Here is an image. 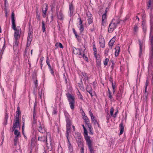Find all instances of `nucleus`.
<instances>
[{
	"label": "nucleus",
	"mask_w": 153,
	"mask_h": 153,
	"mask_svg": "<svg viewBox=\"0 0 153 153\" xmlns=\"http://www.w3.org/2000/svg\"><path fill=\"white\" fill-rule=\"evenodd\" d=\"M11 19L12 21V28L15 32L14 34V38L15 41L13 43V49L15 51L18 48L19 39L21 33V29L19 26L16 27L15 24V14L13 12L12 13Z\"/></svg>",
	"instance_id": "f257e3e1"
},
{
	"label": "nucleus",
	"mask_w": 153,
	"mask_h": 153,
	"mask_svg": "<svg viewBox=\"0 0 153 153\" xmlns=\"http://www.w3.org/2000/svg\"><path fill=\"white\" fill-rule=\"evenodd\" d=\"M38 140L46 143L47 147L49 151H51L52 149V139L50 134L48 133L46 136L38 137Z\"/></svg>",
	"instance_id": "f03ea898"
},
{
	"label": "nucleus",
	"mask_w": 153,
	"mask_h": 153,
	"mask_svg": "<svg viewBox=\"0 0 153 153\" xmlns=\"http://www.w3.org/2000/svg\"><path fill=\"white\" fill-rule=\"evenodd\" d=\"M65 115L66 122V133L65 136L69 135V132L70 131L71 126L72 125L71 120L70 119V116L68 113H65Z\"/></svg>",
	"instance_id": "7ed1b4c3"
},
{
	"label": "nucleus",
	"mask_w": 153,
	"mask_h": 153,
	"mask_svg": "<svg viewBox=\"0 0 153 153\" xmlns=\"http://www.w3.org/2000/svg\"><path fill=\"white\" fill-rule=\"evenodd\" d=\"M120 21L117 18H114L109 25L108 31L109 33H111L117 27V24L120 23Z\"/></svg>",
	"instance_id": "20e7f679"
},
{
	"label": "nucleus",
	"mask_w": 153,
	"mask_h": 153,
	"mask_svg": "<svg viewBox=\"0 0 153 153\" xmlns=\"http://www.w3.org/2000/svg\"><path fill=\"white\" fill-rule=\"evenodd\" d=\"M66 95L69 102L71 108L72 110H74V108L75 103V98L74 96L69 93L66 94Z\"/></svg>",
	"instance_id": "39448f33"
},
{
	"label": "nucleus",
	"mask_w": 153,
	"mask_h": 153,
	"mask_svg": "<svg viewBox=\"0 0 153 153\" xmlns=\"http://www.w3.org/2000/svg\"><path fill=\"white\" fill-rule=\"evenodd\" d=\"M84 135L88 146L91 149L92 142L90 139V137L88 135V131L86 129H84Z\"/></svg>",
	"instance_id": "423d86ee"
},
{
	"label": "nucleus",
	"mask_w": 153,
	"mask_h": 153,
	"mask_svg": "<svg viewBox=\"0 0 153 153\" xmlns=\"http://www.w3.org/2000/svg\"><path fill=\"white\" fill-rule=\"evenodd\" d=\"M75 134L76 135V139L78 146L81 147L82 145L83 141L81 134L78 132H76Z\"/></svg>",
	"instance_id": "0eeeda50"
},
{
	"label": "nucleus",
	"mask_w": 153,
	"mask_h": 153,
	"mask_svg": "<svg viewBox=\"0 0 153 153\" xmlns=\"http://www.w3.org/2000/svg\"><path fill=\"white\" fill-rule=\"evenodd\" d=\"M33 31L31 30H29L27 38V46H29L32 40Z\"/></svg>",
	"instance_id": "6e6552de"
},
{
	"label": "nucleus",
	"mask_w": 153,
	"mask_h": 153,
	"mask_svg": "<svg viewBox=\"0 0 153 153\" xmlns=\"http://www.w3.org/2000/svg\"><path fill=\"white\" fill-rule=\"evenodd\" d=\"M15 117L16 120L14 121L13 126L12 128L13 131H14L15 128H17L19 126V119L18 115L16 116Z\"/></svg>",
	"instance_id": "1a4fd4ad"
},
{
	"label": "nucleus",
	"mask_w": 153,
	"mask_h": 153,
	"mask_svg": "<svg viewBox=\"0 0 153 153\" xmlns=\"http://www.w3.org/2000/svg\"><path fill=\"white\" fill-rule=\"evenodd\" d=\"M139 45H140V51L139 54V58H140L142 55V51L143 49L144 48V44L143 42H141L140 40H139Z\"/></svg>",
	"instance_id": "9d476101"
},
{
	"label": "nucleus",
	"mask_w": 153,
	"mask_h": 153,
	"mask_svg": "<svg viewBox=\"0 0 153 153\" xmlns=\"http://www.w3.org/2000/svg\"><path fill=\"white\" fill-rule=\"evenodd\" d=\"M48 5L47 4L45 3L43 4L42 11L43 14V17H45V16L46 12L48 9Z\"/></svg>",
	"instance_id": "9b49d317"
},
{
	"label": "nucleus",
	"mask_w": 153,
	"mask_h": 153,
	"mask_svg": "<svg viewBox=\"0 0 153 153\" xmlns=\"http://www.w3.org/2000/svg\"><path fill=\"white\" fill-rule=\"evenodd\" d=\"M123 90L122 89H120L118 91L116 95V99L118 100H120L122 97Z\"/></svg>",
	"instance_id": "f8f14e48"
},
{
	"label": "nucleus",
	"mask_w": 153,
	"mask_h": 153,
	"mask_svg": "<svg viewBox=\"0 0 153 153\" xmlns=\"http://www.w3.org/2000/svg\"><path fill=\"white\" fill-rule=\"evenodd\" d=\"M33 120L32 122L33 123L35 124L36 123L37 120V116L35 111V106L34 107L33 111Z\"/></svg>",
	"instance_id": "ddd939ff"
},
{
	"label": "nucleus",
	"mask_w": 153,
	"mask_h": 153,
	"mask_svg": "<svg viewBox=\"0 0 153 153\" xmlns=\"http://www.w3.org/2000/svg\"><path fill=\"white\" fill-rule=\"evenodd\" d=\"M82 51V50L80 48H74L73 49L74 53L76 54H78L79 55H82L81 52Z\"/></svg>",
	"instance_id": "4468645a"
},
{
	"label": "nucleus",
	"mask_w": 153,
	"mask_h": 153,
	"mask_svg": "<svg viewBox=\"0 0 153 153\" xmlns=\"http://www.w3.org/2000/svg\"><path fill=\"white\" fill-rule=\"evenodd\" d=\"M66 137L68 140V146L69 150L70 152H72L73 151V147L69 141V135H68V136H66Z\"/></svg>",
	"instance_id": "2eb2a0df"
},
{
	"label": "nucleus",
	"mask_w": 153,
	"mask_h": 153,
	"mask_svg": "<svg viewBox=\"0 0 153 153\" xmlns=\"http://www.w3.org/2000/svg\"><path fill=\"white\" fill-rule=\"evenodd\" d=\"M99 42L101 47L103 48L105 46V42L104 39L101 37L99 39Z\"/></svg>",
	"instance_id": "dca6fc26"
},
{
	"label": "nucleus",
	"mask_w": 153,
	"mask_h": 153,
	"mask_svg": "<svg viewBox=\"0 0 153 153\" xmlns=\"http://www.w3.org/2000/svg\"><path fill=\"white\" fill-rule=\"evenodd\" d=\"M39 123L40 126L39 127L38 129V131L39 132L42 133H45V131L44 128L43 126L41 124V123L40 122H39Z\"/></svg>",
	"instance_id": "f3484780"
},
{
	"label": "nucleus",
	"mask_w": 153,
	"mask_h": 153,
	"mask_svg": "<svg viewBox=\"0 0 153 153\" xmlns=\"http://www.w3.org/2000/svg\"><path fill=\"white\" fill-rule=\"evenodd\" d=\"M56 13L57 14L58 18L60 20H62L63 19V15L62 11L60 10L59 13H58V12H57Z\"/></svg>",
	"instance_id": "a211bd4d"
},
{
	"label": "nucleus",
	"mask_w": 153,
	"mask_h": 153,
	"mask_svg": "<svg viewBox=\"0 0 153 153\" xmlns=\"http://www.w3.org/2000/svg\"><path fill=\"white\" fill-rule=\"evenodd\" d=\"M120 132L119 133V135L122 134L124 131V127L123 125V123L122 122L119 125Z\"/></svg>",
	"instance_id": "6ab92c4d"
},
{
	"label": "nucleus",
	"mask_w": 153,
	"mask_h": 153,
	"mask_svg": "<svg viewBox=\"0 0 153 153\" xmlns=\"http://www.w3.org/2000/svg\"><path fill=\"white\" fill-rule=\"evenodd\" d=\"M69 10L70 12V16H72L73 14L74 7L72 4H69Z\"/></svg>",
	"instance_id": "aec40b11"
},
{
	"label": "nucleus",
	"mask_w": 153,
	"mask_h": 153,
	"mask_svg": "<svg viewBox=\"0 0 153 153\" xmlns=\"http://www.w3.org/2000/svg\"><path fill=\"white\" fill-rule=\"evenodd\" d=\"M86 91L89 93L91 97H93L94 95L92 92V90L91 87L88 86L86 88Z\"/></svg>",
	"instance_id": "412c9836"
},
{
	"label": "nucleus",
	"mask_w": 153,
	"mask_h": 153,
	"mask_svg": "<svg viewBox=\"0 0 153 153\" xmlns=\"http://www.w3.org/2000/svg\"><path fill=\"white\" fill-rule=\"evenodd\" d=\"M91 120L94 123V125L97 124V125L99 127H100V126L99 123L97 122V120L95 119V117L94 116L93 117L91 118Z\"/></svg>",
	"instance_id": "4be33fe9"
},
{
	"label": "nucleus",
	"mask_w": 153,
	"mask_h": 153,
	"mask_svg": "<svg viewBox=\"0 0 153 153\" xmlns=\"http://www.w3.org/2000/svg\"><path fill=\"white\" fill-rule=\"evenodd\" d=\"M42 94H44V91L43 88L42 89H40L39 88L38 90V95L40 99H42Z\"/></svg>",
	"instance_id": "5701e85b"
},
{
	"label": "nucleus",
	"mask_w": 153,
	"mask_h": 153,
	"mask_svg": "<svg viewBox=\"0 0 153 153\" xmlns=\"http://www.w3.org/2000/svg\"><path fill=\"white\" fill-rule=\"evenodd\" d=\"M116 51L115 53V55L116 56H117L119 54V52L120 51V47L117 46L115 48Z\"/></svg>",
	"instance_id": "b1692460"
},
{
	"label": "nucleus",
	"mask_w": 153,
	"mask_h": 153,
	"mask_svg": "<svg viewBox=\"0 0 153 153\" xmlns=\"http://www.w3.org/2000/svg\"><path fill=\"white\" fill-rule=\"evenodd\" d=\"M106 13H104L102 16V24L104 25L103 24H105L106 22Z\"/></svg>",
	"instance_id": "393cba45"
},
{
	"label": "nucleus",
	"mask_w": 153,
	"mask_h": 153,
	"mask_svg": "<svg viewBox=\"0 0 153 153\" xmlns=\"http://www.w3.org/2000/svg\"><path fill=\"white\" fill-rule=\"evenodd\" d=\"M82 77L83 79L85 80V81H87L89 79L88 75L87 74L85 73H82Z\"/></svg>",
	"instance_id": "a878e982"
},
{
	"label": "nucleus",
	"mask_w": 153,
	"mask_h": 153,
	"mask_svg": "<svg viewBox=\"0 0 153 153\" xmlns=\"http://www.w3.org/2000/svg\"><path fill=\"white\" fill-rule=\"evenodd\" d=\"M115 39H114V37H113V38L108 43V45L109 46L111 47V48H112V47L113 46L114 42H115Z\"/></svg>",
	"instance_id": "bb28decb"
},
{
	"label": "nucleus",
	"mask_w": 153,
	"mask_h": 153,
	"mask_svg": "<svg viewBox=\"0 0 153 153\" xmlns=\"http://www.w3.org/2000/svg\"><path fill=\"white\" fill-rule=\"evenodd\" d=\"M37 82H38L37 80L36 79L34 81V85H35V88L34 89L33 93L36 96H37V94H36V91L35 93V88H37V86H38Z\"/></svg>",
	"instance_id": "cd10ccee"
},
{
	"label": "nucleus",
	"mask_w": 153,
	"mask_h": 153,
	"mask_svg": "<svg viewBox=\"0 0 153 153\" xmlns=\"http://www.w3.org/2000/svg\"><path fill=\"white\" fill-rule=\"evenodd\" d=\"M78 28L80 30V33L81 34L82 33L84 30L83 25H79V26H78Z\"/></svg>",
	"instance_id": "c85d7f7f"
},
{
	"label": "nucleus",
	"mask_w": 153,
	"mask_h": 153,
	"mask_svg": "<svg viewBox=\"0 0 153 153\" xmlns=\"http://www.w3.org/2000/svg\"><path fill=\"white\" fill-rule=\"evenodd\" d=\"M14 134L16 135L15 137H18L20 135V132H19L18 130L16 129L14 130Z\"/></svg>",
	"instance_id": "c756f323"
},
{
	"label": "nucleus",
	"mask_w": 153,
	"mask_h": 153,
	"mask_svg": "<svg viewBox=\"0 0 153 153\" xmlns=\"http://www.w3.org/2000/svg\"><path fill=\"white\" fill-rule=\"evenodd\" d=\"M46 63L48 65V67L49 70L52 68V67L50 64V62L49 61V59L48 57H47V59H46Z\"/></svg>",
	"instance_id": "7c9ffc66"
},
{
	"label": "nucleus",
	"mask_w": 153,
	"mask_h": 153,
	"mask_svg": "<svg viewBox=\"0 0 153 153\" xmlns=\"http://www.w3.org/2000/svg\"><path fill=\"white\" fill-rule=\"evenodd\" d=\"M151 32H150V33L149 40L151 43L152 46V47L153 44V36L151 35Z\"/></svg>",
	"instance_id": "2f4dec72"
},
{
	"label": "nucleus",
	"mask_w": 153,
	"mask_h": 153,
	"mask_svg": "<svg viewBox=\"0 0 153 153\" xmlns=\"http://www.w3.org/2000/svg\"><path fill=\"white\" fill-rule=\"evenodd\" d=\"M55 46L56 47L58 48L59 47L60 48H63V46L62 45V44L61 43H56L55 44Z\"/></svg>",
	"instance_id": "473e14b6"
},
{
	"label": "nucleus",
	"mask_w": 153,
	"mask_h": 153,
	"mask_svg": "<svg viewBox=\"0 0 153 153\" xmlns=\"http://www.w3.org/2000/svg\"><path fill=\"white\" fill-rule=\"evenodd\" d=\"M42 28L43 32H45V24L43 21L42 22Z\"/></svg>",
	"instance_id": "72a5a7b5"
},
{
	"label": "nucleus",
	"mask_w": 153,
	"mask_h": 153,
	"mask_svg": "<svg viewBox=\"0 0 153 153\" xmlns=\"http://www.w3.org/2000/svg\"><path fill=\"white\" fill-rule=\"evenodd\" d=\"M83 118L85 123H87L88 122H90L87 116H83Z\"/></svg>",
	"instance_id": "f704fd0d"
},
{
	"label": "nucleus",
	"mask_w": 153,
	"mask_h": 153,
	"mask_svg": "<svg viewBox=\"0 0 153 153\" xmlns=\"http://www.w3.org/2000/svg\"><path fill=\"white\" fill-rule=\"evenodd\" d=\"M4 49H5V48H4V45L3 46V48L2 49V50L0 52V60L1 58V56L3 54V51H4Z\"/></svg>",
	"instance_id": "c9c22d12"
},
{
	"label": "nucleus",
	"mask_w": 153,
	"mask_h": 153,
	"mask_svg": "<svg viewBox=\"0 0 153 153\" xmlns=\"http://www.w3.org/2000/svg\"><path fill=\"white\" fill-rule=\"evenodd\" d=\"M149 59L151 60L153 57V49H152L149 55Z\"/></svg>",
	"instance_id": "e433bc0d"
},
{
	"label": "nucleus",
	"mask_w": 153,
	"mask_h": 153,
	"mask_svg": "<svg viewBox=\"0 0 153 153\" xmlns=\"http://www.w3.org/2000/svg\"><path fill=\"white\" fill-rule=\"evenodd\" d=\"M150 24H153V16L152 14L150 15Z\"/></svg>",
	"instance_id": "4c0bfd02"
},
{
	"label": "nucleus",
	"mask_w": 153,
	"mask_h": 153,
	"mask_svg": "<svg viewBox=\"0 0 153 153\" xmlns=\"http://www.w3.org/2000/svg\"><path fill=\"white\" fill-rule=\"evenodd\" d=\"M77 94L79 98L82 100H83V97L79 91H78Z\"/></svg>",
	"instance_id": "58836bf2"
},
{
	"label": "nucleus",
	"mask_w": 153,
	"mask_h": 153,
	"mask_svg": "<svg viewBox=\"0 0 153 153\" xmlns=\"http://www.w3.org/2000/svg\"><path fill=\"white\" fill-rule=\"evenodd\" d=\"M109 61V59L108 58H106L105 59V60L104 61V65L105 66H106L107 65Z\"/></svg>",
	"instance_id": "ea45409f"
},
{
	"label": "nucleus",
	"mask_w": 153,
	"mask_h": 153,
	"mask_svg": "<svg viewBox=\"0 0 153 153\" xmlns=\"http://www.w3.org/2000/svg\"><path fill=\"white\" fill-rule=\"evenodd\" d=\"M143 24H144L143 23V24H142L143 29V31L145 33L146 32V27L145 25H144Z\"/></svg>",
	"instance_id": "a19ab883"
},
{
	"label": "nucleus",
	"mask_w": 153,
	"mask_h": 153,
	"mask_svg": "<svg viewBox=\"0 0 153 153\" xmlns=\"http://www.w3.org/2000/svg\"><path fill=\"white\" fill-rule=\"evenodd\" d=\"M36 18L38 20H40V15L38 14V13L37 12H36Z\"/></svg>",
	"instance_id": "79ce46f5"
},
{
	"label": "nucleus",
	"mask_w": 153,
	"mask_h": 153,
	"mask_svg": "<svg viewBox=\"0 0 153 153\" xmlns=\"http://www.w3.org/2000/svg\"><path fill=\"white\" fill-rule=\"evenodd\" d=\"M88 149L89 150V151H90V153H93L94 152L93 149L92 147V144H91V149L89 146H88Z\"/></svg>",
	"instance_id": "37998d69"
},
{
	"label": "nucleus",
	"mask_w": 153,
	"mask_h": 153,
	"mask_svg": "<svg viewBox=\"0 0 153 153\" xmlns=\"http://www.w3.org/2000/svg\"><path fill=\"white\" fill-rule=\"evenodd\" d=\"M88 23L89 24H91L93 22V19L91 18V17L89 18L88 19Z\"/></svg>",
	"instance_id": "c03bdc74"
},
{
	"label": "nucleus",
	"mask_w": 153,
	"mask_h": 153,
	"mask_svg": "<svg viewBox=\"0 0 153 153\" xmlns=\"http://www.w3.org/2000/svg\"><path fill=\"white\" fill-rule=\"evenodd\" d=\"M114 109L113 107H111L110 109V114L112 116H113V113L114 111Z\"/></svg>",
	"instance_id": "a18cd8bd"
},
{
	"label": "nucleus",
	"mask_w": 153,
	"mask_h": 153,
	"mask_svg": "<svg viewBox=\"0 0 153 153\" xmlns=\"http://www.w3.org/2000/svg\"><path fill=\"white\" fill-rule=\"evenodd\" d=\"M151 0H149L148 2V4H147V9H149L150 7L151 6Z\"/></svg>",
	"instance_id": "49530a36"
},
{
	"label": "nucleus",
	"mask_w": 153,
	"mask_h": 153,
	"mask_svg": "<svg viewBox=\"0 0 153 153\" xmlns=\"http://www.w3.org/2000/svg\"><path fill=\"white\" fill-rule=\"evenodd\" d=\"M82 56L85 60L87 62H88V58L85 55V54L83 53Z\"/></svg>",
	"instance_id": "de8ad7c7"
},
{
	"label": "nucleus",
	"mask_w": 153,
	"mask_h": 153,
	"mask_svg": "<svg viewBox=\"0 0 153 153\" xmlns=\"http://www.w3.org/2000/svg\"><path fill=\"white\" fill-rule=\"evenodd\" d=\"M134 32H137L138 30V27L136 25L134 26Z\"/></svg>",
	"instance_id": "09e8293b"
},
{
	"label": "nucleus",
	"mask_w": 153,
	"mask_h": 153,
	"mask_svg": "<svg viewBox=\"0 0 153 153\" xmlns=\"http://www.w3.org/2000/svg\"><path fill=\"white\" fill-rule=\"evenodd\" d=\"M17 140L18 137H15L14 140V144L15 146L16 145Z\"/></svg>",
	"instance_id": "8fccbe9b"
},
{
	"label": "nucleus",
	"mask_w": 153,
	"mask_h": 153,
	"mask_svg": "<svg viewBox=\"0 0 153 153\" xmlns=\"http://www.w3.org/2000/svg\"><path fill=\"white\" fill-rule=\"evenodd\" d=\"M96 60L97 64L100 66L101 65V59H98Z\"/></svg>",
	"instance_id": "3c124183"
},
{
	"label": "nucleus",
	"mask_w": 153,
	"mask_h": 153,
	"mask_svg": "<svg viewBox=\"0 0 153 153\" xmlns=\"http://www.w3.org/2000/svg\"><path fill=\"white\" fill-rule=\"evenodd\" d=\"M8 119V114L6 113L5 117V120L6 121V123H7V120Z\"/></svg>",
	"instance_id": "603ef678"
},
{
	"label": "nucleus",
	"mask_w": 153,
	"mask_h": 153,
	"mask_svg": "<svg viewBox=\"0 0 153 153\" xmlns=\"http://www.w3.org/2000/svg\"><path fill=\"white\" fill-rule=\"evenodd\" d=\"M96 58V60L99 59H101L100 58V56L99 54H98L97 55L94 56Z\"/></svg>",
	"instance_id": "864d4df0"
},
{
	"label": "nucleus",
	"mask_w": 153,
	"mask_h": 153,
	"mask_svg": "<svg viewBox=\"0 0 153 153\" xmlns=\"http://www.w3.org/2000/svg\"><path fill=\"white\" fill-rule=\"evenodd\" d=\"M49 70L50 71V72H51V74L52 75V76H54L55 75H54V72L53 71V69L52 68L51 69H49Z\"/></svg>",
	"instance_id": "5fc2aeb1"
},
{
	"label": "nucleus",
	"mask_w": 153,
	"mask_h": 153,
	"mask_svg": "<svg viewBox=\"0 0 153 153\" xmlns=\"http://www.w3.org/2000/svg\"><path fill=\"white\" fill-rule=\"evenodd\" d=\"M86 15L87 16H88V18H90L92 16V14L89 12H88L86 13Z\"/></svg>",
	"instance_id": "6e6d98bb"
},
{
	"label": "nucleus",
	"mask_w": 153,
	"mask_h": 153,
	"mask_svg": "<svg viewBox=\"0 0 153 153\" xmlns=\"http://www.w3.org/2000/svg\"><path fill=\"white\" fill-rule=\"evenodd\" d=\"M86 125L88 127V128H91V124L90 123V122H88L87 123H85Z\"/></svg>",
	"instance_id": "4d7b16f0"
},
{
	"label": "nucleus",
	"mask_w": 153,
	"mask_h": 153,
	"mask_svg": "<svg viewBox=\"0 0 153 153\" xmlns=\"http://www.w3.org/2000/svg\"><path fill=\"white\" fill-rule=\"evenodd\" d=\"M14 152V153H22V150L19 149L17 150H16Z\"/></svg>",
	"instance_id": "13d9d810"
},
{
	"label": "nucleus",
	"mask_w": 153,
	"mask_h": 153,
	"mask_svg": "<svg viewBox=\"0 0 153 153\" xmlns=\"http://www.w3.org/2000/svg\"><path fill=\"white\" fill-rule=\"evenodd\" d=\"M78 19L79 20V25H82V21L81 20L80 18L79 17Z\"/></svg>",
	"instance_id": "bf43d9fd"
},
{
	"label": "nucleus",
	"mask_w": 153,
	"mask_h": 153,
	"mask_svg": "<svg viewBox=\"0 0 153 153\" xmlns=\"http://www.w3.org/2000/svg\"><path fill=\"white\" fill-rule=\"evenodd\" d=\"M109 50V49L108 48H107L105 50V53L106 55H108V52Z\"/></svg>",
	"instance_id": "052dcab7"
},
{
	"label": "nucleus",
	"mask_w": 153,
	"mask_h": 153,
	"mask_svg": "<svg viewBox=\"0 0 153 153\" xmlns=\"http://www.w3.org/2000/svg\"><path fill=\"white\" fill-rule=\"evenodd\" d=\"M89 115H90V116H91V117L93 118V117H94V116L93 115V114L91 110H90V111H89Z\"/></svg>",
	"instance_id": "680f3d73"
},
{
	"label": "nucleus",
	"mask_w": 153,
	"mask_h": 153,
	"mask_svg": "<svg viewBox=\"0 0 153 153\" xmlns=\"http://www.w3.org/2000/svg\"><path fill=\"white\" fill-rule=\"evenodd\" d=\"M89 134H90L92 135L93 134V133L91 129V128H89Z\"/></svg>",
	"instance_id": "e2e57ef3"
},
{
	"label": "nucleus",
	"mask_w": 153,
	"mask_h": 153,
	"mask_svg": "<svg viewBox=\"0 0 153 153\" xmlns=\"http://www.w3.org/2000/svg\"><path fill=\"white\" fill-rule=\"evenodd\" d=\"M111 93H108V97L110 99H112V96L111 95Z\"/></svg>",
	"instance_id": "0e129e2a"
},
{
	"label": "nucleus",
	"mask_w": 153,
	"mask_h": 153,
	"mask_svg": "<svg viewBox=\"0 0 153 153\" xmlns=\"http://www.w3.org/2000/svg\"><path fill=\"white\" fill-rule=\"evenodd\" d=\"M150 32H151L152 30H153V24H150Z\"/></svg>",
	"instance_id": "69168bd1"
},
{
	"label": "nucleus",
	"mask_w": 153,
	"mask_h": 153,
	"mask_svg": "<svg viewBox=\"0 0 153 153\" xmlns=\"http://www.w3.org/2000/svg\"><path fill=\"white\" fill-rule=\"evenodd\" d=\"M118 110L117 109V111L116 112H115V114L113 115V117H115L117 116V113H118Z\"/></svg>",
	"instance_id": "338daca9"
},
{
	"label": "nucleus",
	"mask_w": 153,
	"mask_h": 153,
	"mask_svg": "<svg viewBox=\"0 0 153 153\" xmlns=\"http://www.w3.org/2000/svg\"><path fill=\"white\" fill-rule=\"evenodd\" d=\"M76 38L78 40V42H79L80 40V37L79 36H76Z\"/></svg>",
	"instance_id": "774afa93"
}]
</instances>
